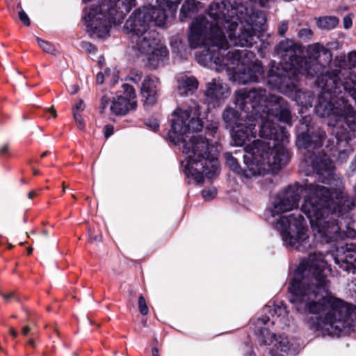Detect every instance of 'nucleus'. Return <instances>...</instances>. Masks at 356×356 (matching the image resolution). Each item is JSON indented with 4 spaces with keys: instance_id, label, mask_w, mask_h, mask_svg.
Instances as JSON below:
<instances>
[{
    "instance_id": "f257e3e1",
    "label": "nucleus",
    "mask_w": 356,
    "mask_h": 356,
    "mask_svg": "<svg viewBox=\"0 0 356 356\" xmlns=\"http://www.w3.org/2000/svg\"><path fill=\"white\" fill-rule=\"evenodd\" d=\"M312 166L316 171L321 183H307L304 186L296 184L279 194L271 210L275 220L272 222L280 232L286 245L304 251L310 246L305 219L300 213L276 216L298 207L300 193L304 191L301 211L309 218L315 239L321 243H330L343 236L355 238L356 231L349 227L343 230L342 225L331 216L330 211L343 216L354 206L353 200L341 190V181L333 178V163L323 152L311 157Z\"/></svg>"
},
{
    "instance_id": "f03ea898",
    "label": "nucleus",
    "mask_w": 356,
    "mask_h": 356,
    "mask_svg": "<svg viewBox=\"0 0 356 356\" xmlns=\"http://www.w3.org/2000/svg\"><path fill=\"white\" fill-rule=\"evenodd\" d=\"M329 271L322 253L309 254L298 265L290 282V301L298 312L317 315V330L338 337L355 326L356 305L330 294Z\"/></svg>"
},
{
    "instance_id": "7ed1b4c3",
    "label": "nucleus",
    "mask_w": 356,
    "mask_h": 356,
    "mask_svg": "<svg viewBox=\"0 0 356 356\" xmlns=\"http://www.w3.org/2000/svg\"><path fill=\"white\" fill-rule=\"evenodd\" d=\"M210 19L204 16L192 22L188 40L192 48L204 47L196 55L211 54L224 56L229 46L251 47L256 31L262 29L266 16L241 0L213 1L207 9Z\"/></svg>"
},
{
    "instance_id": "20e7f679",
    "label": "nucleus",
    "mask_w": 356,
    "mask_h": 356,
    "mask_svg": "<svg viewBox=\"0 0 356 356\" xmlns=\"http://www.w3.org/2000/svg\"><path fill=\"white\" fill-rule=\"evenodd\" d=\"M200 106L196 103L187 109L177 108L173 113L170 140L179 147L186 155L184 173L198 184L204 182V177L209 179L217 175L219 169L218 149L200 135L189 136L191 132L200 131L203 123L199 118Z\"/></svg>"
},
{
    "instance_id": "39448f33",
    "label": "nucleus",
    "mask_w": 356,
    "mask_h": 356,
    "mask_svg": "<svg viewBox=\"0 0 356 356\" xmlns=\"http://www.w3.org/2000/svg\"><path fill=\"white\" fill-rule=\"evenodd\" d=\"M307 51L308 58L303 60L298 56L299 47L292 40L281 41L278 45L277 52L282 58L284 72L280 74H270L268 84L273 89H276L286 95H291L295 92V100L298 104L311 107L314 99L313 94L309 91L296 90V81L298 74H302L317 78L316 83L321 88L316 105L317 106L324 93L323 83L319 79L327 76V71L332 72L329 65L331 61V52L319 43L309 45Z\"/></svg>"
},
{
    "instance_id": "423d86ee",
    "label": "nucleus",
    "mask_w": 356,
    "mask_h": 356,
    "mask_svg": "<svg viewBox=\"0 0 356 356\" xmlns=\"http://www.w3.org/2000/svg\"><path fill=\"white\" fill-rule=\"evenodd\" d=\"M273 117L278 119L270 113L260 115L259 136L261 139L254 140L245 147L247 168L244 173L248 177L261 175L269 168L280 169L289 161L286 149L289 134L285 128L276 126Z\"/></svg>"
},
{
    "instance_id": "0eeeda50",
    "label": "nucleus",
    "mask_w": 356,
    "mask_h": 356,
    "mask_svg": "<svg viewBox=\"0 0 356 356\" xmlns=\"http://www.w3.org/2000/svg\"><path fill=\"white\" fill-rule=\"evenodd\" d=\"M316 114L321 118H328L327 124L333 128L337 145L335 151L339 152L341 161L346 160L350 151L348 143L355 137L356 111L344 97L330 98L322 95L316 108Z\"/></svg>"
},
{
    "instance_id": "6e6552de",
    "label": "nucleus",
    "mask_w": 356,
    "mask_h": 356,
    "mask_svg": "<svg viewBox=\"0 0 356 356\" xmlns=\"http://www.w3.org/2000/svg\"><path fill=\"white\" fill-rule=\"evenodd\" d=\"M235 104L238 109L252 118H256L261 113H270L277 116L280 122L291 124L292 118L288 102L280 96L268 94L261 88L236 91Z\"/></svg>"
},
{
    "instance_id": "1a4fd4ad",
    "label": "nucleus",
    "mask_w": 356,
    "mask_h": 356,
    "mask_svg": "<svg viewBox=\"0 0 356 356\" xmlns=\"http://www.w3.org/2000/svg\"><path fill=\"white\" fill-rule=\"evenodd\" d=\"M247 55L246 50H234L229 51L225 56L220 58L211 54L196 55V60L202 65H207L209 62H213L218 72L224 70L233 71V80L239 84H246L250 82L259 81V76L263 73L262 67L259 64H253L245 67V63L243 56Z\"/></svg>"
},
{
    "instance_id": "9d476101",
    "label": "nucleus",
    "mask_w": 356,
    "mask_h": 356,
    "mask_svg": "<svg viewBox=\"0 0 356 356\" xmlns=\"http://www.w3.org/2000/svg\"><path fill=\"white\" fill-rule=\"evenodd\" d=\"M332 72L327 71V74L319 79L323 83L325 96L335 99L340 96L346 98L348 93L356 103V73L350 71L343 72L346 65L345 55H339L330 63Z\"/></svg>"
},
{
    "instance_id": "9b49d317",
    "label": "nucleus",
    "mask_w": 356,
    "mask_h": 356,
    "mask_svg": "<svg viewBox=\"0 0 356 356\" xmlns=\"http://www.w3.org/2000/svg\"><path fill=\"white\" fill-rule=\"evenodd\" d=\"M131 35V41L133 49L141 56H145L148 64L152 67H156L168 56L166 47L158 38L155 31H145L138 35Z\"/></svg>"
},
{
    "instance_id": "f8f14e48",
    "label": "nucleus",
    "mask_w": 356,
    "mask_h": 356,
    "mask_svg": "<svg viewBox=\"0 0 356 356\" xmlns=\"http://www.w3.org/2000/svg\"><path fill=\"white\" fill-rule=\"evenodd\" d=\"M167 15L163 10L155 6H144L136 9L126 21L124 28L131 35L142 34L145 31H152L150 23L157 26L164 25Z\"/></svg>"
},
{
    "instance_id": "ddd939ff",
    "label": "nucleus",
    "mask_w": 356,
    "mask_h": 356,
    "mask_svg": "<svg viewBox=\"0 0 356 356\" xmlns=\"http://www.w3.org/2000/svg\"><path fill=\"white\" fill-rule=\"evenodd\" d=\"M309 118H306L302 123L300 133L297 136L296 145L299 149L310 150L321 147L325 138V132L320 128L310 126Z\"/></svg>"
},
{
    "instance_id": "4468645a",
    "label": "nucleus",
    "mask_w": 356,
    "mask_h": 356,
    "mask_svg": "<svg viewBox=\"0 0 356 356\" xmlns=\"http://www.w3.org/2000/svg\"><path fill=\"white\" fill-rule=\"evenodd\" d=\"M259 340L265 345H271V356H288L292 350V343L287 337L271 333L266 328L259 329Z\"/></svg>"
},
{
    "instance_id": "2eb2a0df",
    "label": "nucleus",
    "mask_w": 356,
    "mask_h": 356,
    "mask_svg": "<svg viewBox=\"0 0 356 356\" xmlns=\"http://www.w3.org/2000/svg\"><path fill=\"white\" fill-rule=\"evenodd\" d=\"M122 90L119 92L116 99L111 104L110 109L115 115H125L137 107L136 95L134 88L127 83H123Z\"/></svg>"
},
{
    "instance_id": "dca6fc26",
    "label": "nucleus",
    "mask_w": 356,
    "mask_h": 356,
    "mask_svg": "<svg viewBox=\"0 0 356 356\" xmlns=\"http://www.w3.org/2000/svg\"><path fill=\"white\" fill-rule=\"evenodd\" d=\"M257 121L256 118L248 116L232 129L231 136L235 145L243 146L246 142L256 137L255 127L258 123Z\"/></svg>"
},
{
    "instance_id": "f3484780",
    "label": "nucleus",
    "mask_w": 356,
    "mask_h": 356,
    "mask_svg": "<svg viewBox=\"0 0 356 356\" xmlns=\"http://www.w3.org/2000/svg\"><path fill=\"white\" fill-rule=\"evenodd\" d=\"M231 94L228 85L220 78L212 79L206 84L204 95L211 103H216L227 99Z\"/></svg>"
},
{
    "instance_id": "a211bd4d",
    "label": "nucleus",
    "mask_w": 356,
    "mask_h": 356,
    "mask_svg": "<svg viewBox=\"0 0 356 356\" xmlns=\"http://www.w3.org/2000/svg\"><path fill=\"white\" fill-rule=\"evenodd\" d=\"M334 260L341 269L356 273V245L346 244L343 254L334 258Z\"/></svg>"
},
{
    "instance_id": "6ab92c4d",
    "label": "nucleus",
    "mask_w": 356,
    "mask_h": 356,
    "mask_svg": "<svg viewBox=\"0 0 356 356\" xmlns=\"http://www.w3.org/2000/svg\"><path fill=\"white\" fill-rule=\"evenodd\" d=\"M159 84V79L156 77L147 76L143 80L140 93L145 104L152 106L156 102Z\"/></svg>"
},
{
    "instance_id": "aec40b11",
    "label": "nucleus",
    "mask_w": 356,
    "mask_h": 356,
    "mask_svg": "<svg viewBox=\"0 0 356 356\" xmlns=\"http://www.w3.org/2000/svg\"><path fill=\"white\" fill-rule=\"evenodd\" d=\"M263 312L264 316L258 318L257 325H266L270 321L273 325L275 323V317L282 321L287 316L286 307L283 304L267 305L264 308Z\"/></svg>"
},
{
    "instance_id": "412c9836",
    "label": "nucleus",
    "mask_w": 356,
    "mask_h": 356,
    "mask_svg": "<svg viewBox=\"0 0 356 356\" xmlns=\"http://www.w3.org/2000/svg\"><path fill=\"white\" fill-rule=\"evenodd\" d=\"M249 115L244 111L238 113L236 110L232 108H227L225 110L222 114L224 122L227 126L232 129L236 126L238 122L243 121Z\"/></svg>"
},
{
    "instance_id": "4be33fe9",
    "label": "nucleus",
    "mask_w": 356,
    "mask_h": 356,
    "mask_svg": "<svg viewBox=\"0 0 356 356\" xmlns=\"http://www.w3.org/2000/svg\"><path fill=\"white\" fill-rule=\"evenodd\" d=\"M198 84V81L194 76H182L178 80V92L181 95H187L193 92Z\"/></svg>"
},
{
    "instance_id": "5701e85b",
    "label": "nucleus",
    "mask_w": 356,
    "mask_h": 356,
    "mask_svg": "<svg viewBox=\"0 0 356 356\" xmlns=\"http://www.w3.org/2000/svg\"><path fill=\"white\" fill-rule=\"evenodd\" d=\"M245 152H246V151L245 150ZM246 154H247V152H245V154L244 155V156ZM225 158L226 160L227 165L230 168V169L232 170H233L234 172H236L238 174H240L241 172H242L245 177L251 178V177H248L245 176V173H244V171H245V168H247L246 162H245V168L243 170H241V167L238 165L237 160L230 153H229V152L225 153ZM244 161H245V159H244ZM252 177L253 176H252Z\"/></svg>"
},
{
    "instance_id": "b1692460",
    "label": "nucleus",
    "mask_w": 356,
    "mask_h": 356,
    "mask_svg": "<svg viewBox=\"0 0 356 356\" xmlns=\"http://www.w3.org/2000/svg\"><path fill=\"white\" fill-rule=\"evenodd\" d=\"M339 19L336 17L326 16L318 19V26L322 29H332L337 26Z\"/></svg>"
},
{
    "instance_id": "393cba45",
    "label": "nucleus",
    "mask_w": 356,
    "mask_h": 356,
    "mask_svg": "<svg viewBox=\"0 0 356 356\" xmlns=\"http://www.w3.org/2000/svg\"><path fill=\"white\" fill-rule=\"evenodd\" d=\"M196 0H186L181 8V13L184 17L190 16L191 13L195 12L196 9Z\"/></svg>"
},
{
    "instance_id": "a878e982",
    "label": "nucleus",
    "mask_w": 356,
    "mask_h": 356,
    "mask_svg": "<svg viewBox=\"0 0 356 356\" xmlns=\"http://www.w3.org/2000/svg\"><path fill=\"white\" fill-rule=\"evenodd\" d=\"M181 1V0H161L157 8L163 10L165 13V7L168 8L169 10H175Z\"/></svg>"
},
{
    "instance_id": "bb28decb",
    "label": "nucleus",
    "mask_w": 356,
    "mask_h": 356,
    "mask_svg": "<svg viewBox=\"0 0 356 356\" xmlns=\"http://www.w3.org/2000/svg\"><path fill=\"white\" fill-rule=\"evenodd\" d=\"M36 40L38 42V45L40 46V47L42 48L44 51H45L47 53L52 54H54L55 48L51 43H50L47 41L42 40L40 39L39 38H37Z\"/></svg>"
},
{
    "instance_id": "cd10ccee",
    "label": "nucleus",
    "mask_w": 356,
    "mask_h": 356,
    "mask_svg": "<svg viewBox=\"0 0 356 356\" xmlns=\"http://www.w3.org/2000/svg\"><path fill=\"white\" fill-rule=\"evenodd\" d=\"M217 191L215 188L204 189L202 191V195L205 200H210L215 197Z\"/></svg>"
},
{
    "instance_id": "c85d7f7f",
    "label": "nucleus",
    "mask_w": 356,
    "mask_h": 356,
    "mask_svg": "<svg viewBox=\"0 0 356 356\" xmlns=\"http://www.w3.org/2000/svg\"><path fill=\"white\" fill-rule=\"evenodd\" d=\"M138 307L141 314L146 315L148 314V307L143 296H140L138 298Z\"/></svg>"
},
{
    "instance_id": "c756f323",
    "label": "nucleus",
    "mask_w": 356,
    "mask_h": 356,
    "mask_svg": "<svg viewBox=\"0 0 356 356\" xmlns=\"http://www.w3.org/2000/svg\"><path fill=\"white\" fill-rule=\"evenodd\" d=\"M218 129L217 122H213L206 127L207 134L210 136H213Z\"/></svg>"
},
{
    "instance_id": "7c9ffc66",
    "label": "nucleus",
    "mask_w": 356,
    "mask_h": 356,
    "mask_svg": "<svg viewBox=\"0 0 356 356\" xmlns=\"http://www.w3.org/2000/svg\"><path fill=\"white\" fill-rule=\"evenodd\" d=\"M110 72H111L110 70H106L104 74H103L102 72H99L97 74V78H96L97 83L102 84L104 83V79H108L110 77Z\"/></svg>"
},
{
    "instance_id": "2f4dec72",
    "label": "nucleus",
    "mask_w": 356,
    "mask_h": 356,
    "mask_svg": "<svg viewBox=\"0 0 356 356\" xmlns=\"http://www.w3.org/2000/svg\"><path fill=\"white\" fill-rule=\"evenodd\" d=\"M74 119L80 129H83L85 127V123L81 115L76 111L73 112Z\"/></svg>"
},
{
    "instance_id": "473e14b6",
    "label": "nucleus",
    "mask_w": 356,
    "mask_h": 356,
    "mask_svg": "<svg viewBox=\"0 0 356 356\" xmlns=\"http://www.w3.org/2000/svg\"><path fill=\"white\" fill-rule=\"evenodd\" d=\"M82 48L86 50L88 53L92 54L95 53L97 48L92 43L88 42H83L81 44Z\"/></svg>"
},
{
    "instance_id": "72a5a7b5",
    "label": "nucleus",
    "mask_w": 356,
    "mask_h": 356,
    "mask_svg": "<svg viewBox=\"0 0 356 356\" xmlns=\"http://www.w3.org/2000/svg\"><path fill=\"white\" fill-rule=\"evenodd\" d=\"M348 62L349 67H354L356 66V51H350L348 55Z\"/></svg>"
},
{
    "instance_id": "f704fd0d",
    "label": "nucleus",
    "mask_w": 356,
    "mask_h": 356,
    "mask_svg": "<svg viewBox=\"0 0 356 356\" xmlns=\"http://www.w3.org/2000/svg\"><path fill=\"white\" fill-rule=\"evenodd\" d=\"M19 18L22 22H23L26 26H30L31 21L27 15V14L24 10H20L18 13Z\"/></svg>"
},
{
    "instance_id": "c9c22d12",
    "label": "nucleus",
    "mask_w": 356,
    "mask_h": 356,
    "mask_svg": "<svg viewBox=\"0 0 356 356\" xmlns=\"http://www.w3.org/2000/svg\"><path fill=\"white\" fill-rule=\"evenodd\" d=\"M142 78V73L138 71H133L131 73L129 79L134 82V83H138Z\"/></svg>"
},
{
    "instance_id": "e433bc0d",
    "label": "nucleus",
    "mask_w": 356,
    "mask_h": 356,
    "mask_svg": "<svg viewBox=\"0 0 356 356\" xmlns=\"http://www.w3.org/2000/svg\"><path fill=\"white\" fill-rule=\"evenodd\" d=\"M110 98L107 95H104L102 97L101 99V113H103L104 109L108 106L110 104Z\"/></svg>"
},
{
    "instance_id": "4c0bfd02",
    "label": "nucleus",
    "mask_w": 356,
    "mask_h": 356,
    "mask_svg": "<svg viewBox=\"0 0 356 356\" xmlns=\"http://www.w3.org/2000/svg\"><path fill=\"white\" fill-rule=\"evenodd\" d=\"M85 108V105H84V103H83V101L80 99L76 104V105L74 106L73 108V112L74 111H76L77 113H79V111H83Z\"/></svg>"
},
{
    "instance_id": "58836bf2",
    "label": "nucleus",
    "mask_w": 356,
    "mask_h": 356,
    "mask_svg": "<svg viewBox=\"0 0 356 356\" xmlns=\"http://www.w3.org/2000/svg\"><path fill=\"white\" fill-rule=\"evenodd\" d=\"M343 27L348 29L352 26V19L349 15L345 16L343 19Z\"/></svg>"
},
{
    "instance_id": "ea45409f",
    "label": "nucleus",
    "mask_w": 356,
    "mask_h": 356,
    "mask_svg": "<svg viewBox=\"0 0 356 356\" xmlns=\"http://www.w3.org/2000/svg\"><path fill=\"white\" fill-rule=\"evenodd\" d=\"M113 134V127L107 124L104 127V136L106 138L110 137Z\"/></svg>"
},
{
    "instance_id": "a19ab883",
    "label": "nucleus",
    "mask_w": 356,
    "mask_h": 356,
    "mask_svg": "<svg viewBox=\"0 0 356 356\" xmlns=\"http://www.w3.org/2000/svg\"><path fill=\"white\" fill-rule=\"evenodd\" d=\"M300 37L310 38L312 35V31L308 29H303L300 31Z\"/></svg>"
},
{
    "instance_id": "79ce46f5",
    "label": "nucleus",
    "mask_w": 356,
    "mask_h": 356,
    "mask_svg": "<svg viewBox=\"0 0 356 356\" xmlns=\"http://www.w3.org/2000/svg\"><path fill=\"white\" fill-rule=\"evenodd\" d=\"M288 29L287 24L285 22H282L280 24L278 27V33L281 35H284Z\"/></svg>"
},
{
    "instance_id": "37998d69",
    "label": "nucleus",
    "mask_w": 356,
    "mask_h": 356,
    "mask_svg": "<svg viewBox=\"0 0 356 356\" xmlns=\"http://www.w3.org/2000/svg\"><path fill=\"white\" fill-rule=\"evenodd\" d=\"M0 294L6 300H9L10 299L15 297V293L14 291H12L8 294L3 293H0Z\"/></svg>"
},
{
    "instance_id": "c03bdc74",
    "label": "nucleus",
    "mask_w": 356,
    "mask_h": 356,
    "mask_svg": "<svg viewBox=\"0 0 356 356\" xmlns=\"http://www.w3.org/2000/svg\"><path fill=\"white\" fill-rule=\"evenodd\" d=\"M243 4L248 6H253V2H256L257 0H241Z\"/></svg>"
},
{
    "instance_id": "a18cd8bd",
    "label": "nucleus",
    "mask_w": 356,
    "mask_h": 356,
    "mask_svg": "<svg viewBox=\"0 0 356 356\" xmlns=\"http://www.w3.org/2000/svg\"><path fill=\"white\" fill-rule=\"evenodd\" d=\"M69 90L72 94H74L78 92L79 87L76 85H72L70 86V88L69 89Z\"/></svg>"
},
{
    "instance_id": "49530a36",
    "label": "nucleus",
    "mask_w": 356,
    "mask_h": 356,
    "mask_svg": "<svg viewBox=\"0 0 356 356\" xmlns=\"http://www.w3.org/2000/svg\"><path fill=\"white\" fill-rule=\"evenodd\" d=\"M30 331V327L29 326H25L22 329V334L23 335L26 336L28 334L29 332Z\"/></svg>"
},
{
    "instance_id": "de8ad7c7",
    "label": "nucleus",
    "mask_w": 356,
    "mask_h": 356,
    "mask_svg": "<svg viewBox=\"0 0 356 356\" xmlns=\"http://www.w3.org/2000/svg\"><path fill=\"white\" fill-rule=\"evenodd\" d=\"M8 149V147L7 145H3L1 149H0V153L1 154H4L6 153Z\"/></svg>"
},
{
    "instance_id": "09e8293b",
    "label": "nucleus",
    "mask_w": 356,
    "mask_h": 356,
    "mask_svg": "<svg viewBox=\"0 0 356 356\" xmlns=\"http://www.w3.org/2000/svg\"><path fill=\"white\" fill-rule=\"evenodd\" d=\"M49 111L52 114V115L54 116V118H56V117L57 116L56 111L55 108H54V106H51V107L49 109Z\"/></svg>"
},
{
    "instance_id": "8fccbe9b",
    "label": "nucleus",
    "mask_w": 356,
    "mask_h": 356,
    "mask_svg": "<svg viewBox=\"0 0 356 356\" xmlns=\"http://www.w3.org/2000/svg\"><path fill=\"white\" fill-rule=\"evenodd\" d=\"M9 332H10V334L13 337H17V332H16L13 328H10V330H9Z\"/></svg>"
},
{
    "instance_id": "3c124183",
    "label": "nucleus",
    "mask_w": 356,
    "mask_h": 356,
    "mask_svg": "<svg viewBox=\"0 0 356 356\" xmlns=\"http://www.w3.org/2000/svg\"><path fill=\"white\" fill-rule=\"evenodd\" d=\"M36 195V193L34 192V191H30L29 193H28V197L29 199H32L33 198V197H35Z\"/></svg>"
},
{
    "instance_id": "603ef678",
    "label": "nucleus",
    "mask_w": 356,
    "mask_h": 356,
    "mask_svg": "<svg viewBox=\"0 0 356 356\" xmlns=\"http://www.w3.org/2000/svg\"><path fill=\"white\" fill-rule=\"evenodd\" d=\"M152 356H159V350L156 348H154L152 349Z\"/></svg>"
},
{
    "instance_id": "864d4df0",
    "label": "nucleus",
    "mask_w": 356,
    "mask_h": 356,
    "mask_svg": "<svg viewBox=\"0 0 356 356\" xmlns=\"http://www.w3.org/2000/svg\"><path fill=\"white\" fill-rule=\"evenodd\" d=\"M152 129L156 131L158 128H159V124H157L156 122H154L152 124Z\"/></svg>"
},
{
    "instance_id": "5fc2aeb1",
    "label": "nucleus",
    "mask_w": 356,
    "mask_h": 356,
    "mask_svg": "<svg viewBox=\"0 0 356 356\" xmlns=\"http://www.w3.org/2000/svg\"><path fill=\"white\" fill-rule=\"evenodd\" d=\"M28 343H29L30 346H33V347H34V346H35V342H34V341H33V339H30V340L29 341Z\"/></svg>"
},
{
    "instance_id": "6e6d98bb",
    "label": "nucleus",
    "mask_w": 356,
    "mask_h": 356,
    "mask_svg": "<svg viewBox=\"0 0 356 356\" xmlns=\"http://www.w3.org/2000/svg\"><path fill=\"white\" fill-rule=\"evenodd\" d=\"M32 251H33V248H29L27 249V253L28 254H31L32 253Z\"/></svg>"
},
{
    "instance_id": "4d7b16f0",
    "label": "nucleus",
    "mask_w": 356,
    "mask_h": 356,
    "mask_svg": "<svg viewBox=\"0 0 356 356\" xmlns=\"http://www.w3.org/2000/svg\"><path fill=\"white\" fill-rule=\"evenodd\" d=\"M104 61V59L103 58H99V65H102Z\"/></svg>"
},
{
    "instance_id": "13d9d810",
    "label": "nucleus",
    "mask_w": 356,
    "mask_h": 356,
    "mask_svg": "<svg viewBox=\"0 0 356 356\" xmlns=\"http://www.w3.org/2000/svg\"><path fill=\"white\" fill-rule=\"evenodd\" d=\"M49 152H43L42 154H41V157L43 158L44 156H46L47 154H48Z\"/></svg>"
},
{
    "instance_id": "bf43d9fd",
    "label": "nucleus",
    "mask_w": 356,
    "mask_h": 356,
    "mask_svg": "<svg viewBox=\"0 0 356 356\" xmlns=\"http://www.w3.org/2000/svg\"><path fill=\"white\" fill-rule=\"evenodd\" d=\"M66 188H67V186L65 185V183H63V191H65Z\"/></svg>"
},
{
    "instance_id": "052dcab7",
    "label": "nucleus",
    "mask_w": 356,
    "mask_h": 356,
    "mask_svg": "<svg viewBox=\"0 0 356 356\" xmlns=\"http://www.w3.org/2000/svg\"><path fill=\"white\" fill-rule=\"evenodd\" d=\"M34 175H38L39 174V172L36 170H34V172H33Z\"/></svg>"
},
{
    "instance_id": "680f3d73",
    "label": "nucleus",
    "mask_w": 356,
    "mask_h": 356,
    "mask_svg": "<svg viewBox=\"0 0 356 356\" xmlns=\"http://www.w3.org/2000/svg\"><path fill=\"white\" fill-rule=\"evenodd\" d=\"M13 247V245H11V244H10V245H8V248H12Z\"/></svg>"
},
{
    "instance_id": "e2e57ef3",
    "label": "nucleus",
    "mask_w": 356,
    "mask_h": 356,
    "mask_svg": "<svg viewBox=\"0 0 356 356\" xmlns=\"http://www.w3.org/2000/svg\"><path fill=\"white\" fill-rule=\"evenodd\" d=\"M72 196L73 198H74V199L76 198L74 195H72Z\"/></svg>"
}]
</instances>
